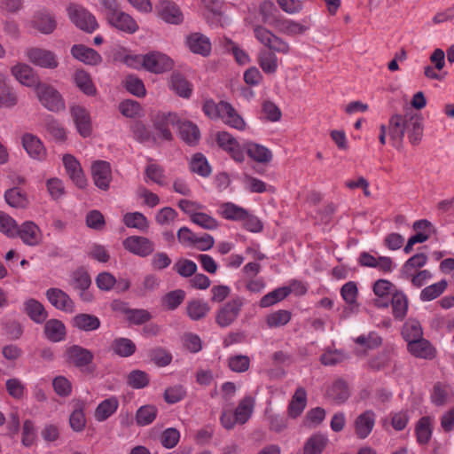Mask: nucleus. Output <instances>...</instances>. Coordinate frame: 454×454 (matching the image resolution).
Segmentation results:
<instances>
[{
	"instance_id": "obj_1",
	"label": "nucleus",
	"mask_w": 454,
	"mask_h": 454,
	"mask_svg": "<svg viewBox=\"0 0 454 454\" xmlns=\"http://www.w3.org/2000/svg\"><path fill=\"white\" fill-rule=\"evenodd\" d=\"M388 130L392 140H402L407 132L409 139L417 141L421 138L422 121L417 115L407 120L401 114H394L390 117Z\"/></svg>"
},
{
	"instance_id": "obj_2",
	"label": "nucleus",
	"mask_w": 454,
	"mask_h": 454,
	"mask_svg": "<svg viewBox=\"0 0 454 454\" xmlns=\"http://www.w3.org/2000/svg\"><path fill=\"white\" fill-rule=\"evenodd\" d=\"M274 7L271 2H264L261 4L260 12L262 15V21L271 26H275L276 28L282 34L288 36H295L298 35L304 34L309 27L298 21L293 20H276L275 22L270 20L267 12L270 11Z\"/></svg>"
},
{
	"instance_id": "obj_3",
	"label": "nucleus",
	"mask_w": 454,
	"mask_h": 454,
	"mask_svg": "<svg viewBox=\"0 0 454 454\" xmlns=\"http://www.w3.org/2000/svg\"><path fill=\"white\" fill-rule=\"evenodd\" d=\"M35 90L40 103L49 111L59 112L65 109V100L53 86L40 82Z\"/></svg>"
},
{
	"instance_id": "obj_4",
	"label": "nucleus",
	"mask_w": 454,
	"mask_h": 454,
	"mask_svg": "<svg viewBox=\"0 0 454 454\" xmlns=\"http://www.w3.org/2000/svg\"><path fill=\"white\" fill-rule=\"evenodd\" d=\"M254 35L258 42L272 51L282 54L290 52V45L286 41L261 25L254 26Z\"/></svg>"
},
{
	"instance_id": "obj_5",
	"label": "nucleus",
	"mask_w": 454,
	"mask_h": 454,
	"mask_svg": "<svg viewBox=\"0 0 454 454\" xmlns=\"http://www.w3.org/2000/svg\"><path fill=\"white\" fill-rule=\"evenodd\" d=\"M27 60L35 67L45 69H55L59 67L56 53L42 47H30L25 51Z\"/></svg>"
},
{
	"instance_id": "obj_6",
	"label": "nucleus",
	"mask_w": 454,
	"mask_h": 454,
	"mask_svg": "<svg viewBox=\"0 0 454 454\" xmlns=\"http://www.w3.org/2000/svg\"><path fill=\"white\" fill-rule=\"evenodd\" d=\"M173 67V59L162 51H151L144 54V69L147 72L160 74L171 70Z\"/></svg>"
},
{
	"instance_id": "obj_7",
	"label": "nucleus",
	"mask_w": 454,
	"mask_h": 454,
	"mask_svg": "<svg viewBox=\"0 0 454 454\" xmlns=\"http://www.w3.org/2000/svg\"><path fill=\"white\" fill-rule=\"evenodd\" d=\"M67 13L71 21L81 30L92 33L98 27L96 18L82 6L71 4L67 7Z\"/></svg>"
},
{
	"instance_id": "obj_8",
	"label": "nucleus",
	"mask_w": 454,
	"mask_h": 454,
	"mask_svg": "<svg viewBox=\"0 0 454 454\" xmlns=\"http://www.w3.org/2000/svg\"><path fill=\"white\" fill-rule=\"evenodd\" d=\"M244 305V298L236 296L223 304L218 310L215 321L221 327L231 325L239 317Z\"/></svg>"
},
{
	"instance_id": "obj_9",
	"label": "nucleus",
	"mask_w": 454,
	"mask_h": 454,
	"mask_svg": "<svg viewBox=\"0 0 454 454\" xmlns=\"http://www.w3.org/2000/svg\"><path fill=\"white\" fill-rule=\"evenodd\" d=\"M106 20L112 27L129 35H133L139 29L135 19L121 10L106 12Z\"/></svg>"
},
{
	"instance_id": "obj_10",
	"label": "nucleus",
	"mask_w": 454,
	"mask_h": 454,
	"mask_svg": "<svg viewBox=\"0 0 454 454\" xmlns=\"http://www.w3.org/2000/svg\"><path fill=\"white\" fill-rule=\"evenodd\" d=\"M123 247L129 253L139 257H146L155 249L154 243L143 236H130L122 242Z\"/></svg>"
},
{
	"instance_id": "obj_11",
	"label": "nucleus",
	"mask_w": 454,
	"mask_h": 454,
	"mask_svg": "<svg viewBox=\"0 0 454 454\" xmlns=\"http://www.w3.org/2000/svg\"><path fill=\"white\" fill-rule=\"evenodd\" d=\"M376 423V414L372 410H366L360 413L353 422V428L356 438L364 440L372 432Z\"/></svg>"
},
{
	"instance_id": "obj_12",
	"label": "nucleus",
	"mask_w": 454,
	"mask_h": 454,
	"mask_svg": "<svg viewBox=\"0 0 454 454\" xmlns=\"http://www.w3.org/2000/svg\"><path fill=\"white\" fill-rule=\"evenodd\" d=\"M70 113L79 134L83 138L88 137L92 130L90 112L81 105H74L70 107Z\"/></svg>"
},
{
	"instance_id": "obj_13",
	"label": "nucleus",
	"mask_w": 454,
	"mask_h": 454,
	"mask_svg": "<svg viewBox=\"0 0 454 454\" xmlns=\"http://www.w3.org/2000/svg\"><path fill=\"white\" fill-rule=\"evenodd\" d=\"M158 16L168 24H181L184 15L176 4L169 0H161L156 5Z\"/></svg>"
},
{
	"instance_id": "obj_14",
	"label": "nucleus",
	"mask_w": 454,
	"mask_h": 454,
	"mask_svg": "<svg viewBox=\"0 0 454 454\" xmlns=\"http://www.w3.org/2000/svg\"><path fill=\"white\" fill-rule=\"evenodd\" d=\"M69 284L74 289L79 291L82 301L86 302L92 301L93 295L88 291L91 279L87 271L82 269L74 271L70 276Z\"/></svg>"
},
{
	"instance_id": "obj_15",
	"label": "nucleus",
	"mask_w": 454,
	"mask_h": 454,
	"mask_svg": "<svg viewBox=\"0 0 454 454\" xmlns=\"http://www.w3.org/2000/svg\"><path fill=\"white\" fill-rule=\"evenodd\" d=\"M62 160L67 176L75 186L80 189L85 188L87 180L80 162L71 154H65Z\"/></svg>"
},
{
	"instance_id": "obj_16",
	"label": "nucleus",
	"mask_w": 454,
	"mask_h": 454,
	"mask_svg": "<svg viewBox=\"0 0 454 454\" xmlns=\"http://www.w3.org/2000/svg\"><path fill=\"white\" fill-rule=\"evenodd\" d=\"M12 74L24 86L35 89L41 82L34 69L27 64L17 63L11 68Z\"/></svg>"
},
{
	"instance_id": "obj_17",
	"label": "nucleus",
	"mask_w": 454,
	"mask_h": 454,
	"mask_svg": "<svg viewBox=\"0 0 454 454\" xmlns=\"http://www.w3.org/2000/svg\"><path fill=\"white\" fill-rule=\"evenodd\" d=\"M91 174L95 185L106 191L112 181V174L110 164L106 161L98 160L95 161L91 166Z\"/></svg>"
},
{
	"instance_id": "obj_18",
	"label": "nucleus",
	"mask_w": 454,
	"mask_h": 454,
	"mask_svg": "<svg viewBox=\"0 0 454 454\" xmlns=\"http://www.w3.org/2000/svg\"><path fill=\"white\" fill-rule=\"evenodd\" d=\"M46 297L50 303L56 309L73 313L74 311V304L69 295L59 288H50L46 291Z\"/></svg>"
},
{
	"instance_id": "obj_19",
	"label": "nucleus",
	"mask_w": 454,
	"mask_h": 454,
	"mask_svg": "<svg viewBox=\"0 0 454 454\" xmlns=\"http://www.w3.org/2000/svg\"><path fill=\"white\" fill-rule=\"evenodd\" d=\"M297 285L301 287V294L305 293L306 289L300 283L294 282L291 287L283 286L265 294L260 301L262 308H267L284 300L292 292L297 293Z\"/></svg>"
},
{
	"instance_id": "obj_20",
	"label": "nucleus",
	"mask_w": 454,
	"mask_h": 454,
	"mask_svg": "<svg viewBox=\"0 0 454 454\" xmlns=\"http://www.w3.org/2000/svg\"><path fill=\"white\" fill-rule=\"evenodd\" d=\"M177 121L178 114L176 113L169 112L159 114L154 121V128L158 131L160 138L163 140H171L172 133L168 126H176Z\"/></svg>"
},
{
	"instance_id": "obj_21",
	"label": "nucleus",
	"mask_w": 454,
	"mask_h": 454,
	"mask_svg": "<svg viewBox=\"0 0 454 454\" xmlns=\"http://www.w3.org/2000/svg\"><path fill=\"white\" fill-rule=\"evenodd\" d=\"M71 55L85 65L96 66L101 63L102 57L92 48L83 44H74L70 50Z\"/></svg>"
},
{
	"instance_id": "obj_22",
	"label": "nucleus",
	"mask_w": 454,
	"mask_h": 454,
	"mask_svg": "<svg viewBox=\"0 0 454 454\" xmlns=\"http://www.w3.org/2000/svg\"><path fill=\"white\" fill-rule=\"evenodd\" d=\"M178 137L184 142H198L200 139V130L198 125L192 121L181 119L176 124Z\"/></svg>"
},
{
	"instance_id": "obj_23",
	"label": "nucleus",
	"mask_w": 454,
	"mask_h": 454,
	"mask_svg": "<svg viewBox=\"0 0 454 454\" xmlns=\"http://www.w3.org/2000/svg\"><path fill=\"white\" fill-rule=\"evenodd\" d=\"M185 43L189 50L195 54L207 56L211 51L209 39L200 33H192L187 35Z\"/></svg>"
},
{
	"instance_id": "obj_24",
	"label": "nucleus",
	"mask_w": 454,
	"mask_h": 454,
	"mask_svg": "<svg viewBox=\"0 0 454 454\" xmlns=\"http://www.w3.org/2000/svg\"><path fill=\"white\" fill-rule=\"evenodd\" d=\"M168 86L174 93L183 98H190L192 94V84L180 73L171 74Z\"/></svg>"
},
{
	"instance_id": "obj_25",
	"label": "nucleus",
	"mask_w": 454,
	"mask_h": 454,
	"mask_svg": "<svg viewBox=\"0 0 454 454\" xmlns=\"http://www.w3.org/2000/svg\"><path fill=\"white\" fill-rule=\"evenodd\" d=\"M407 348L412 356L422 359H433L436 353L432 344L423 337L410 341L407 343Z\"/></svg>"
},
{
	"instance_id": "obj_26",
	"label": "nucleus",
	"mask_w": 454,
	"mask_h": 454,
	"mask_svg": "<svg viewBox=\"0 0 454 454\" xmlns=\"http://www.w3.org/2000/svg\"><path fill=\"white\" fill-rule=\"evenodd\" d=\"M21 240L28 246H36L42 239L39 227L33 222H25L20 228L18 227V233Z\"/></svg>"
},
{
	"instance_id": "obj_27",
	"label": "nucleus",
	"mask_w": 454,
	"mask_h": 454,
	"mask_svg": "<svg viewBox=\"0 0 454 454\" xmlns=\"http://www.w3.org/2000/svg\"><path fill=\"white\" fill-rule=\"evenodd\" d=\"M92 359V353L82 347L74 345L67 350V361L77 367L89 364Z\"/></svg>"
},
{
	"instance_id": "obj_28",
	"label": "nucleus",
	"mask_w": 454,
	"mask_h": 454,
	"mask_svg": "<svg viewBox=\"0 0 454 454\" xmlns=\"http://www.w3.org/2000/svg\"><path fill=\"white\" fill-rule=\"evenodd\" d=\"M33 27L44 35L51 34L57 27L54 17L47 12H37L32 20Z\"/></svg>"
},
{
	"instance_id": "obj_29",
	"label": "nucleus",
	"mask_w": 454,
	"mask_h": 454,
	"mask_svg": "<svg viewBox=\"0 0 454 454\" xmlns=\"http://www.w3.org/2000/svg\"><path fill=\"white\" fill-rule=\"evenodd\" d=\"M393 284L386 279H379L373 285V293L377 297L373 303L378 308H387Z\"/></svg>"
},
{
	"instance_id": "obj_30",
	"label": "nucleus",
	"mask_w": 454,
	"mask_h": 454,
	"mask_svg": "<svg viewBox=\"0 0 454 454\" xmlns=\"http://www.w3.org/2000/svg\"><path fill=\"white\" fill-rule=\"evenodd\" d=\"M216 213L223 219L230 221H240L247 216V209L233 202L219 204Z\"/></svg>"
},
{
	"instance_id": "obj_31",
	"label": "nucleus",
	"mask_w": 454,
	"mask_h": 454,
	"mask_svg": "<svg viewBox=\"0 0 454 454\" xmlns=\"http://www.w3.org/2000/svg\"><path fill=\"white\" fill-rule=\"evenodd\" d=\"M433 434V419L425 416L420 418L415 426V434L419 444L425 445L429 442Z\"/></svg>"
},
{
	"instance_id": "obj_32",
	"label": "nucleus",
	"mask_w": 454,
	"mask_h": 454,
	"mask_svg": "<svg viewBox=\"0 0 454 454\" xmlns=\"http://www.w3.org/2000/svg\"><path fill=\"white\" fill-rule=\"evenodd\" d=\"M119 401L115 396L103 400L97 406L94 418L98 422H103L110 418L118 409Z\"/></svg>"
},
{
	"instance_id": "obj_33",
	"label": "nucleus",
	"mask_w": 454,
	"mask_h": 454,
	"mask_svg": "<svg viewBox=\"0 0 454 454\" xmlns=\"http://www.w3.org/2000/svg\"><path fill=\"white\" fill-rule=\"evenodd\" d=\"M358 289L355 282L349 281L344 284L340 289V295L345 302L348 305V308L345 311H350L352 313L358 312L357 303Z\"/></svg>"
},
{
	"instance_id": "obj_34",
	"label": "nucleus",
	"mask_w": 454,
	"mask_h": 454,
	"mask_svg": "<svg viewBox=\"0 0 454 454\" xmlns=\"http://www.w3.org/2000/svg\"><path fill=\"white\" fill-rule=\"evenodd\" d=\"M24 310L30 319L36 324L43 323L48 317L43 305L35 299H28L24 302Z\"/></svg>"
},
{
	"instance_id": "obj_35",
	"label": "nucleus",
	"mask_w": 454,
	"mask_h": 454,
	"mask_svg": "<svg viewBox=\"0 0 454 454\" xmlns=\"http://www.w3.org/2000/svg\"><path fill=\"white\" fill-rule=\"evenodd\" d=\"M307 404V393L303 387H299L294 394L288 405V416L295 419L304 411Z\"/></svg>"
},
{
	"instance_id": "obj_36",
	"label": "nucleus",
	"mask_w": 454,
	"mask_h": 454,
	"mask_svg": "<svg viewBox=\"0 0 454 454\" xmlns=\"http://www.w3.org/2000/svg\"><path fill=\"white\" fill-rule=\"evenodd\" d=\"M427 256L426 254L419 253L409 258L401 269V276L403 278L410 277L427 264Z\"/></svg>"
},
{
	"instance_id": "obj_37",
	"label": "nucleus",
	"mask_w": 454,
	"mask_h": 454,
	"mask_svg": "<svg viewBox=\"0 0 454 454\" xmlns=\"http://www.w3.org/2000/svg\"><path fill=\"white\" fill-rule=\"evenodd\" d=\"M69 425L74 432H82L86 426L84 403L81 400L74 401V411L69 417Z\"/></svg>"
},
{
	"instance_id": "obj_38",
	"label": "nucleus",
	"mask_w": 454,
	"mask_h": 454,
	"mask_svg": "<svg viewBox=\"0 0 454 454\" xmlns=\"http://www.w3.org/2000/svg\"><path fill=\"white\" fill-rule=\"evenodd\" d=\"M145 181L154 183L160 186L167 185L164 168L154 161H150L145 169Z\"/></svg>"
},
{
	"instance_id": "obj_39",
	"label": "nucleus",
	"mask_w": 454,
	"mask_h": 454,
	"mask_svg": "<svg viewBox=\"0 0 454 454\" xmlns=\"http://www.w3.org/2000/svg\"><path fill=\"white\" fill-rule=\"evenodd\" d=\"M392 313L396 320H403L408 312L409 301L403 292H395L391 299Z\"/></svg>"
},
{
	"instance_id": "obj_40",
	"label": "nucleus",
	"mask_w": 454,
	"mask_h": 454,
	"mask_svg": "<svg viewBox=\"0 0 454 454\" xmlns=\"http://www.w3.org/2000/svg\"><path fill=\"white\" fill-rule=\"evenodd\" d=\"M44 334L49 340L59 342L65 339L66 327L61 321L50 319L45 323Z\"/></svg>"
},
{
	"instance_id": "obj_41",
	"label": "nucleus",
	"mask_w": 454,
	"mask_h": 454,
	"mask_svg": "<svg viewBox=\"0 0 454 454\" xmlns=\"http://www.w3.org/2000/svg\"><path fill=\"white\" fill-rule=\"evenodd\" d=\"M223 114L221 120L227 125L242 130L246 127L243 118L238 114L235 108L227 102L226 106H223Z\"/></svg>"
},
{
	"instance_id": "obj_42",
	"label": "nucleus",
	"mask_w": 454,
	"mask_h": 454,
	"mask_svg": "<svg viewBox=\"0 0 454 454\" xmlns=\"http://www.w3.org/2000/svg\"><path fill=\"white\" fill-rule=\"evenodd\" d=\"M111 348L117 356L129 357L136 352L137 347L130 339L120 337L114 340Z\"/></svg>"
},
{
	"instance_id": "obj_43",
	"label": "nucleus",
	"mask_w": 454,
	"mask_h": 454,
	"mask_svg": "<svg viewBox=\"0 0 454 454\" xmlns=\"http://www.w3.org/2000/svg\"><path fill=\"white\" fill-rule=\"evenodd\" d=\"M74 82L75 85L86 95L93 96L96 94V87L92 82L90 74L82 69L76 70L74 74Z\"/></svg>"
},
{
	"instance_id": "obj_44",
	"label": "nucleus",
	"mask_w": 454,
	"mask_h": 454,
	"mask_svg": "<svg viewBox=\"0 0 454 454\" xmlns=\"http://www.w3.org/2000/svg\"><path fill=\"white\" fill-rule=\"evenodd\" d=\"M123 223L128 228H134L140 231H146L149 228V222L146 216L140 212L126 213L123 215Z\"/></svg>"
},
{
	"instance_id": "obj_45",
	"label": "nucleus",
	"mask_w": 454,
	"mask_h": 454,
	"mask_svg": "<svg viewBox=\"0 0 454 454\" xmlns=\"http://www.w3.org/2000/svg\"><path fill=\"white\" fill-rule=\"evenodd\" d=\"M328 442V438L321 434L311 435L305 442L303 454H321Z\"/></svg>"
},
{
	"instance_id": "obj_46",
	"label": "nucleus",
	"mask_w": 454,
	"mask_h": 454,
	"mask_svg": "<svg viewBox=\"0 0 454 454\" xmlns=\"http://www.w3.org/2000/svg\"><path fill=\"white\" fill-rule=\"evenodd\" d=\"M254 400L251 396L244 397L235 410L236 421L239 424L246 423L251 417L254 410Z\"/></svg>"
},
{
	"instance_id": "obj_47",
	"label": "nucleus",
	"mask_w": 454,
	"mask_h": 454,
	"mask_svg": "<svg viewBox=\"0 0 454 454\" xmlns=\"http://www.w3.org/2000/svg\"><path fill=\"white\" fill-rule=\"evenodd\" d=\"M4 199L8 205L12 207L23 208L28 204L26 192L17 187L7 190L4 193Z\"/></svg>"
},
{
	"instance_id": "obj_48",
	"label": "nucleus",
	"mask_w": 454,
	"mask_h": 454,
	"mask_svg": "<svg viewBox=\"0 0 454 454\" xmlns=\"http://www.w3.org/2000/svg\"><path fill=\"white\" fill-rule=\"evenodd\" d=\"M74 326L82 331H94L100 326L98 317L90 314H79L73 319Z\"/></svg>"
},
{
	"instance_id": "obj_49",
	"label": "nucleus",
	"mask_w": 454,
	"mask_h": 454,
	"mask_svg": "<svg viewBox=\"0 0 454 454\" xmlns=\"http://www.w3.org/2000/svg\"><path fill=\"white\" fill-rule=\"evenodd\" d=\"M402 335L407 343L413 341L423 337V330L420 323L414 319L410 318L405 322L402 329Z\"/></svg>"
},
{
	"instance_id": "obj_50",
	"label": "nucleus",
	"mask_w": 454,
	"mask_h": 454,
	"mask_svg": "<svg viewBox=\"0 0 454 454\" xmlns=\"http://www.w3.org/2000/svg\"><path fill=\"white\" fill-rule=\"evenodd\" d=\"M190 169L192 172L200 175V176L207 177L211 172V167L208 164L206 157L201 153H195L190 161Z\"/></svg>"
},
{
	"instance_id": "obj_51",
	"label": "nucleus",
	"mask_w": 454,
	"mask_h": 454,
	"mask_svg": "<svg viewBox=\"0 0 454 454\" xmlns=\"http://www.w3.org/2000/svg\"><path fill=\"white\" fill-rule=\"evenodd\" d=\"M258 63L266 74H274L278 69V57L273 52L265 50L259 52Z\"/></svg>"
},
{
	"instance_id": "obj_52",
	"label": "nucleus",
	"mask_w": 454,
	"mask_h": 454,
	"mask_svg": "<svg viewBox=\"0 0 454 454\" xmlns=\"http://www.w3.org/2000/svg\"><path fill=\"white\" fill-rule=\"evenodd\" d=\"M395 353L391 350H385L380 353L370 361V366L375 370L390 369L395 364Z\"/></svg>"
},
{
	"instance_id": "obj_53",
	"label": "nucleus",
	"mask_w": 454,
	"mask_h": 454,
	"mask_svg": "<svg viewBox=\"0 0 454 454\" xmlns=\"http://www.w3.org/2000/svg\"><path fill=\"white\" fill-rule=\"evenodd\" d=\"M327 394L329 397L334 400L337 403H343L349 397L348 387L343 380L335 381L329 387Z\"/></svg>"
},
{
	"instance_id": "obj_54",
	"label": "nucleus",
	"mask_w": 454,
	"mask_h": 454,
	"mask_svg": "<svg viewBox=\"0 0 454 454\" xmlns=\"http://www.w3.org/2000/svg\"><path fill=\"white\" fill-rule=\"evenodd\" d=\"M185 298V292L182 289H176L168 292L161 298V305L165 309H176Z\"/></svg>"
},
{
	"instance_id": "obj_55",
	"label": "nucleus",
	"mask_w": 454,
	"mask_h": 454,
	"mask_svg": "<svg viewBox=\"0 0 454 454\" xmlns=\"http://www.w3.org/2000/svg\"><path fill=\"white\" fill-rule=\"evenodd\" d=\"M186 310L191 319L199 320L209 312L210 307L207 301L194 300L187 304Z\"/></svg>"
},
{
	"instance_id": "obj_56",
	"label": "nucleus",
	"mask_w": 454,
	"mask_h": 454,
	"mask_svg": "<svg viewBox=\"0 0 454 454\" xmlns=\"http://www.w3.org/2000/svg\"><path fill=\"white\" fill-rule=\"evenodd\" d=\"M447 282L446 280H441L437 283L430 285L425 287L419 295V298L422 301H430L437 297H439L446 289Z\"/></svg>"
},
{
	"instance_id": "obj_57",
	"label": "nucleus",
	"mask_w": 454,
	"mask_h": 454,
	"mask_svg": "<svg viewBox=\"0 0 454 454\" xmlns=\"http://www.w3.org/2000/svg\"><path fill=\"white\" fill-rule=\"evenodd\" d=\"M157 416V408L154 405L141 406L136 413V422L144 427L151 424Z\"/></svg>"
},
{
	"instance_id": "obj_58",
	"label": "nucleus",
	"mask_w": 454,
	"mask_h": 454,
	"mask_svg": "<svg viewBox=\"0 0 454 454\" xmlns=\"http://www.w3.org/2000/svg\"><path fill=\"white\" fill-rule=\"evenodd\" d=\"M247 153L258 162H267L272 158L271 152L261 144H248Z\"/></svg>"
},
{
	"instance_id": "obj_59",
	"label": "nucleus",
	"mask_w": 454,
	"mask_h": 454,
	"mask_svg": "<svg viewBox=\"0 0 454 454\" xmlns=\"http://www.w3.org/2000/svg\"><path fill=\"white\" fill-rule=\"evenodd\" d=\"M291 319V313L288 310L279 309L269 314L266 317L267 325L270 328H277L286 325Z\"/></svg>"
},
{
	"instance_id": "obj_60",
	"label": "nucleus",
	"mask_w": 454,
	"mask_h": 454,
	"mask_svg": "<svg viewBox=\"0 0 454 454\" xmlns=\"http://www.w3.org/2000/svg\"><path fill=\"white\" fill-rule=\"evenodd\" d=\"M226 101H220L216 103L213 99H207L203 104L204 114L212 120L221 119L223 114L222 106H226Z\"/></svg>"
},
{
	"instance_id": "obj_61",
	"label": "nucleus",
	"mask_w": 454,
	"mask_h": 454,
	"mask_svg": "<svg viewBox=\"0 0 454 454\" xmlns=\"http://www.w3.org/2000/svg\"><path fill=\"white\" fill-rule=\"evenodd\" d=\"M192 222L200 228L207 231H214L219 227V223L215 217L201 211L197 215H194Z\"/></svg>"
},
{
	"instance_id": "obj_62",
	"label": "nucleus",
	"mask_w": 454,
	"mask_h": 454,
	"mask_svg": "<svg viewBox=\"0 0 454 454\" xmlns=\"http://www.w3.org/2000/svg\"><path fill=\"white\" fill-rule=\"evenodd\" d=\"M159 286V278L153 274H148L144 278L142 284L134 290V293L137 296L143 297L147 293L157 289Z\"/></svg>"
},
{
	"instance_id": "obj_63",
	"label": "nucleus",
	"mask_w": 454,
	"mask_h": 454,
	"mask_svg": "<svg viewBox=\"0 0 454 454\" xmlns=\"http://www.w3.org/2000/svg\"><path fill=\"white\" fill-rule=\"evenodd\" d=\"M17 93L8 86L0 87V110L12 108L18 104Z\"/></svg>"
},
{
	"instance_id": "obj_64",
	"label": "nucleus",
	"mask_w": 454,
	"mask_h": 454,
	"mask_svg": "<svg viewBox=\"0 0 454 454\" xmlns=\"http://www.w3.org/2000/svg\"><path fill=\"white\" fill-rule=\"evenodd\" d=\"M0 231L8 237H15L18 233L16 221L3 211H0Z\"/></svg>"
}]
</instances>
